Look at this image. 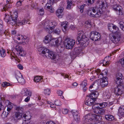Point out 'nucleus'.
<instances>
[{"mask_svg":"<svg viewBox=\"0 0 124 124\" xmlns=\"http://www.w3.org/2000/svg\"><path fill=\"white\" fill-rule=\"evenodd\" d=\"M51 3L50 2L49 3H47L44 7V8L47 9L50 13H53L54 11V9L53 8L51 5Z\"/></svg>","mask_w":124,"mask_h":124,"instance_id":"16","label":"nucleus"},{"mask_svg":"<svg viewBox=\"0 0 124 124\" xmlns=\"http://www.w3.org/2000/svg\"><path fill=\"white\" fill-rule=\"evenodd\" d=\"M22 43L23 44H27L29 41L28 38L25 36H23L22 39Z\"/></svg>","mask_w":124,"mask_h":124,"instance_id":"33","label":"nucleus"},{"mask_svg":"<svg viewBox=\"0 0 124 124\" xmlns=\"http://www.w3.org/2000/svg\"><path fill=\"white\" fill-rule=\"evenodd\" d=\"M109 36L111 41L114 43H116L120 40L121 34L119 32L116 31L114 33L110 34Z\"/></svg>","mask_w":124,"mask_h":124,"instance_id":"5","label":"nucleus"},{"mask_svg":"<svg viewBox=\"0 0 124 124\" xmlns=\"http://www.w3.org/2000/svg\"><path fill=\"white\" fill-rule=\"evenodd\" d=\"M22 2L20 1L19 0V1H18L16 3V6L18 7H20L21 6L22 4Z\"/></svg>","mask_w":124,"mask_h":124,"instance_id":"56","label":"nucleus"},{"mask_svg":"<svg viewBox=\"0 0 124 124\" xmlns=\"http://www.w3.org/2000/svg\"><path fill=\"white\" fill-rule=\"evenodd\" d=\"M54 32L58 34H59L60 33V30L59 29H56L54 30Z\"/></svg>","mask_w":124,"mask_h":124,"instance_id":"60","label":"nucleus"},{"mask_svg":"<svg viewBox=\"0 0 124 124\" xmlns=\"http://www.w3.org/2000/svg\"><path fill=\"white\" fill-rule=\"evenodd\" d=\"M0 54L2 57H4L6 56V54L5 53V51L3 49H2L0 50Z\"/></svg>","mask_w":124,"mask_h":124,"instance_id":"43","label":"nucleus"},{"mask_svg":"<svg viewBox=\"0 0 124 124\" xmlns=\"http://www.w3.org/2000/svg\"><path fill=\"white\" fill-rule=\"evenodd\" d=\"M46 124H56L53 121H50L47 122Z\"/></svg>","mask_w":124,"mask_h":124,"instance_id":"64","label":"nucleus"},{"mask_svg":"<svg viewBox=\"0 0 124 124\" xmlns=\"http://www.w3.org/2000/svg\"><path fill=\"white\" fill-rule=\"evenodd\" d=\"M83 53V51L79 48L75 47L70 53V55L71 57L75 58Z\"/></svg>","mask_w":124,"mask_h":124,"instance_id":"8","label":"nucleus"},{"mask_svg":"<svg viewBox=\"0 0 124 124\" xmlns=\"http://www.w3.org/2000/svg\"><path fill=\"white\" fill-rule=\"evenodd\" d=\"M11 5L10 4H7L5 5L3 7V11H6V10H9V9L11 8Z\"/></svg>","mask_w":124,"mask_h":124,"instance_id":"36","label":"nucleus"},{"mask_svg":"<svg viewBox=\"0 0 124 124\" xmlns=\"http://www.w3.org/2000/svg\"><path fill=\"white\" fill-rule=\"evenodd\" d=\"M26 54V53L25 51H23V49L21 51H20L18 53L19 55L21 56H24Z\"/></svg>","mask_w":124,"mask_h":124,"instance_id":"41","label":"nucleus"},{"mask_svg":"<svg viewBox=\"0 0 124 124\" xmlns=\"http://www.w3.org/2000/svg\"><path fill=\"white\" fill-rule=\"evenodd\" d=\"M93 104V106H92V108L93 109H95L94 110H95L96 109H98L99 108H98V107H99L98 106H97V105L98 104H99V103H97V104H94H94Z\"/></svg>","mask_w":124,"mask_h":124,"instance_id":"58","label":"nucleus"},{"mask_svg":"<svg viewBox=\"0 0 124 124\" xmlns=\"http://www.w3.org/2000/svg\"><path fill=\"white\" fill-rule=\"evenodd\" d=\"M95 101L93 100L91 98H89L88 100H86L85 103L86 105L91 106L94 103Z\"/></svg>","mask_w":124,"mask_h":124,"instance_id":"27","label":"nucleus"},{"mask_svg":"<svg viewBox=\"0 0 124 124\" xmlns=\"http://www.w3.org/2000/svg\"><path fill=\"white\" fill-rule=\"evenodd\" d=\"M119 24L120 25V28L122 29V28H124V23L122 21H121L119 22Z\"/></svg>","mask_w":124,"mask_h":124,"instance_id":"55","label":"nucleus"},{"mask_svg":"<svg viewBox=\"0 0 124 124\" xmlns=\"http://www.w3.org/2000/svg\"><path fill=\"white\" fill-rule=\"evenodd\" d=\"M98 95V93L97 92L94 91L91 93L89 95L87 96L89 97V98H91L93 100V101H95Z\"/></svg>","mask_w":124,"mask_h":124,"instance_id":"15","label":"nucleus"},{"mask_svg":"<svg viewBox=\"0 0 124 124\" xmlns=\"http://www.w3.org/2000/svg\"><path fill=\"white\" fill-rule=\"evenodd\" d=\"M2 22L0 19V36L1 35L3 34H5V35H6V34L7 35V32H6V31L3 32V31H2L3 29V27L2 24Z\"/></svg>","mask_w":124,"mask_h":124,"instance_id":"31","label":"nucleus"},{"mask_svg":"<svg viewBox=\"0 0 124 124\" xmlns=\"http://www.w3.org/2000/svg\"><path fill=\"white\" fill-rule=\"evenodd\" d=\"M97 7L98 9H101L106 8V4L105 0H98L96 3Z\"/></svg>","mask_w":124,"mask_h":124,"instance_id":"11","label":"nucleus"},{"mask_svg":"<svg viewBox=\"0 0 124 124\" xmlns=\"http://www.w3.org/2000/svg\"><path fill=\"white\" fill-rule=\"evenodd\" d=\"M57 93L58 95L60 96H62L63 93L62 91L60 90H58L57 91Z\"/></svg>","mask_w":124,"mask_h":124,"instance_id":"61","label":"nucleus"},{"mask_svg":"<svg viewBox=\"0 0 124 124\" xmlns=\"http://www.w3.org/2000/svg\"><path fill=\"white\" fill-rule=\"evenodd\" d=\"M85 25L86 27L89 28L91 26V23L90 22L86 21L85 23Z\"/></svg>","mask_w":124,"mask_h":124,"instance_id":"42","label":"nucleus"},{"mask_svg":"<svg viewBox=\"0 0 124 124\" xmlns=\"http://www.w3.org/2000/svg\"><path fill=\"white\" fill-rule=\"evenodd\" d=\"M103 96L104 98L105 99H109L110 96V94L108 91H104L103 92Z\"/></svg>","mask_w":124,"mask_h":124,"instance_id":"29","label":"nucleus"},{"mask_svg":"<svg viewBox=\"0 0 124 124\" xmlns=\"http://www.w3.org/2000/svg\"><path fill=\"white\" fill-rule=\"evenodd\" d=\"M51 23L52 24H51V26H54V27H53V29L54 27V26H55L57 25V24L56 22L55 21H51Z\"/></svg>","mask_w":124,"mask_h":124,"instance_id":"59","label":"nucleus"},{"mask_svg":"<svg viewBox=\"0 0 124 124\" xmlns=\"http://www.w3.org/2000/svg\"><path fill=\"white\" fill-rule=\"evenodd\" d=\"M49 33L44 37V38L43 41L46 44L50 43V40H51L52 38V35L50 34V33Z\"/></svg>","mask_w":124,"mask_h":124,"instance_id":"17","label":"nucleus"},{"mask_svg":"<svg viewBox=\"0 0 124 124\" xmlns=\"http://www.w3.org/2000/svg\"><path fill=\"white\" fill-rule=\"evenodd\" d=\"M124 79H118L116 78V84L118 85H120L122 84L124 81Z\"/></svg>","mask_w":124,"mask_h":124,"instance_id":"39","label":"nucleus"},{"mask_svg":"<svg viewBox=\"0 0 124 124\" xmlns=\"http://www.w3.org/2000/svg\"><path fill=\"white\" fill-rule=\"evenodd\" d=\"M119 62L121 64L122 67H124V57L120 59Z\"/></svg>","mask_w":124,"mask_h":124,"instance_id":"48","label":"nucleus"},{"mask_svg":"<svg viewBox=\"0 0 124 124\" xmlns=\"http://www.w3.org/2000/svg\"><path fill=\"white\" fill-rule=\"evenodd\" d=\"M39 54H45L46 57H47L50 50L45 47H40L38 49Z\"/></svg>","mask_w":124,"mask_h":124,"instance_id":"10","label":"nucleus"},{"mask_svg":"<svg viewBox=\"0 0 124 124\" xmlns=\"http://www.w3.org/2000/svg\"><path fill=\"white\" fill-rule=\"evenodd\" d=\"M44 13V11L43 9L42 8L40 9L39 10V15L42 16L43 15Z\"/></svg>","mask_w":124,"mask_h":124,"instance_id":"54","label":"nucleus"},{"mask_svg":"<svg viewBox=\"0 0 124 124\" xmlns=\"http://www.w3.org/2000/svg\"><path fill=\"white\" fill-rule=\"evenodd\" d=\"M64 46L68 49H72L75 44V40L68 38L65 39L64 40Z\"/></svg>","mask_w":124,"mask_h":124,"instance_id":"4","label":"nucleus"},{"mask_svg":"<svg viewBox=\"0 0 124 124\" xmlns=\"http://www.w3.org/2000/svg\"><path fill=\"white\" fill-rule=\"evenodd\" d=\"M116 78L118 79H124L123 77L122 74L120 73H118L116 74Z\"/></svg>","mask_w":124,"mask_h":124,"instance_id":"46","label":"nucleus"},{"mask_svg":"<svg viewBox=\"0 0 124 124\" xmlns=\"http://www.w3.org/2000/svg\"><path fill=\"white\" fill-rule=\"evenodd\" d=\"M96 86H98V84L96 82H95L90 86L89 88V90L91 91H92L93 90L92 89V88L95 87Z\"/></svg>","mask_w":124,"mask_h":124,"instance_id":"40","label":"nucleus"},{"mask_svg":"<svg viewBox=\"0 0 124 124\" xmlns=\"http://www.w3.org/2000/svg\"><path fill=\"white\" fill-rule=\"evenodd\" d=\"M96 7H91L88 10V14L91 17H94V14H93L92 11L94 13L96 12Z\"/></svg>","mask_w":124,"mask_h":124,"instance_id":"19","label":"nucleus"},{"mask_svg":"<svg viewBox=\"0 0 124 124\" xmlns=\"http://www.w3.org/2000/svg\"><path fill=\"white\" fill-rule=\"evenodd\" d=\"M5 16L4 18V20L6 22L12 25L16 24L18 26L22 25L25 24L29 21L26 19H24L20 21H17L18 16L16 12H14L10 16L7 14H5Z\"/></svg>","mask_w":124,"mask_h":124,"instance_id":"1","label":"nucleus"},{"mask_svg":"<svg viewBox=\"0 0 124 124\" xmlns=\"http://www.w3.org/2000/svg\"><path fill=\"white\" fill-rule=\"evenodd\" d=\"M15 49L17 51L18 54V53L20 51H21L23 49V48L21 45L20 44L17 45L15 46Z\"/></svg>","mask_w":124,"mask_h":124,"instance_id":"32","label":"nucleus"},{"mask_svg":"<svg viewBox=\"0 0 124 124\" xmlns=\"http://www.w3.org/2000/svg\"><path fill=\"white\" fill-rule=\"evenodd\" d=\"M22 118V115L19 112H16L15 113L14 118L15 120H19Z\"/></svg>","mask_w":124,"mask_h":124,"instance_id":"30","label":"nucleus"},{"mask_svg":"<svg viewBox=\"0 0 124 124\" xmlns=\"http://www.w3.org/2000/svg\"><path fill=\"white\" fill-rule=\"evenodd\" d=\"M118 114L120 119L124 116V108L120 107L119 108Z\"/></svg>","mask_w":124,"mask_h":124,"instance_id":"25","label":"nucleus"},{"mask_svg":"<svg viewBox=\"0 0 124 124\" xmlns=\"http://www.w3.org/2000/svg\"><path fill=\"white\" fill-rule=\"evenodd\" d=\"M99 104L100 107L102 108H104L106 107L108 105V104L106 102H104L99 103Z\"/></svg>","mask_w":124,"mask_h":124,"instance_id":"45","label":"nucleus"},{"mask_svg":"<svg viewBox=\"0 0 124 124\" xmlns=\"http://www.w3.org/2000/svg\"><path fill=\"white\" fill-rule=\"evenodd\" d=\"M85 119L87 123L92 121H96L99 123L101 120V116L91 113L86 115L85 117Z\"/></svg>","mask_w":124,"mask_h":124,"instance_id":"3","label":"nucleus"},{"mask_svg":"<svg viewBox=\"0 0 124 124\" xmlns=\"http://www.w3.org/2000/svg\"><path fill=\"white\" fill-rule=\"evenodd\" d=\"M55 39L52 37L51 40H50V44L52 46H55Z\"/></svg>","mask_w":124,"mask_h":124,"instance_id":"47","label":"nucleus"},{"mask_svg":"<svg viewBox=\"0 0 124 124\" xmlns=\"http://www.w3.org/2000/svg\"><path fill=\"white\" fill-rule=\"evenodd\" d=\"M22 109L23 108L22 107H17L16 108V110L19 111L20 110H22Z\"/></svg>","mask_w":124,"mask_h":124,"instance_id":"62","label":"nucleus"},{"mask_svg":"<svg viewBox=\"0 0 124 124\" xmlns=\"http://www.w3.org/2000/svg\"><path fill=\"white\" fill-rule=\"evenodd\" d=\"M77 39L78 41L83 47L86 46L88 44V38L82 33L78 32L77 36Z\"/></svg>","mask_w":124,"mask_h":124,"instance_id":"2","label":"nucleus"},{"mask_svg":"<svg viewBox=\"0 0 124 124\" xmlns=\"http://www.w3.org/2000/svg\"><path fill=\"white\" fill-rule=\"evenodd\" d=\"M91 39L93 41L99 40L100 39L101 36L100 34L96 31H92L90 34Z\"/></svg>","mask_w":124,"mask_h":124,"instance_id":"7","label":"nucleus"},{"mask_svg":"<svg viewBox=\"0 0 124 124\" xmlns=\"http://www.w3.org/2000/svg\"><path fill=\"white\" fill-rule=\"evenodd\" d=\"M45 94L47 95H49L50 93V90L49 89H47L44 90Z\"/></svg>","mask_w":124,"mask_h":124,"instance_id":"51","label":"nucleus"},{"mask_svg":"<svg viewBox=\"0 0 124 124\" xmlns=\"http://www.w3.org/2000/svg\"><path fill=\"white\" fill-rule=\"evenodd\" d=\"M107 75V72L106 71H104L103 72H101L99 75V77L101 78H103L105 77H106V76Z\"/></svg>","mask_w":124,"mask_h":124,"instance_id":"38","label":"nucleus"},{"mask_svg":"<svg viewBox=\"0 0 124 124\" xmlns=\"http://www.w3.org/2000/svg\"><path fill=\"white\" fill-rule=\"evenodd\" d=\"M110 55H108V56H107L105 57L103 61H101L100 62L101 63H102L103 65L104 66H105L107 64H109L110 63V62L108 61H109L108 59V58L111 56Z\"/></svg>","mask_w":124,"mask_h":124,"instance_id":"22","label":"nucleus"},{"mask_svg":"<svg viewBox=\"0 0 124 124\" xmlns=\"http://www.w3.org/2000/svg\"><path fill=\"white\" fill-rule=\"evenodd\" d=\"M108 82L107 81V78L105 77L102 78L100 81V85L102 87H104L107 86Z\"/></svg>","mask_w":124,"mask_h":124,"instance_id":"18","label":"nucleus"},{"mask_svg":"<svg viewBox=\"0 0 124 124\" xmlns=\"http://www.w3.org/2000/svg\"><path fill=\"white\" fill-rule=\"evenodd\" d=\"M1 85L3 87H6L10 85V83L8 82H5L2 83Z\"/></svg>","mask_w":124,"mask_h":124,"instance_id":"44","label":"nucleus"},{"mask_svg":"<svg viewBox=\"0 0 124 124\" xmlns=\"http://www.w3.org/2000/svg\"><path fill=\"white\" fill-rule=\"evenodd\" d=\"M97 13L94 14V17H100L102 14L103 10L101 9L97 8Z\"/></svg>","mask_w":124,"mask_h":124,"instance_id":"28","label":"nucleus"},{"mask_svg":"<svg viewBox=\"0 0 124 124\" xmlns=\"http://www.w3.org/2000/svg\"><path fill=\"white\" fill-rule=\"evenodd\" d=\"M56 55L55 53L51 51H50L48 53V55H47V57H50L51 59L54 60L56 58Z\"/></svg>","mask_w":124,"mask_h":124,"instance_id":"26","label":"nucleus"},{"mask_svg":"<svg viewBox=\"0 0 124 124\" xmlns=\"http://www.w3.org/2000/svg\"><path fill=\"white\" fill-rule=\"evenodd\" d=\"M5 98L3 97L0 96V110L1 109V107L2 106V102L5 101Z\"/></svg>","mask_w":124,"mask_h":124,"instance_id":"50","label":"nucleus"},{"mask_svg":"<svg viewBox=\"0 0 124 124\" xmlns=\"http://www.w3.org/2000/svg\"><path fill=\"white\" fill-rule=\"evenodd\" d=\"M12 52L13 53H11L10 55H11L14 58H15V60H17V56L15 55V54L14 53L13 51H12Z\"/></svg>","mask_w":124,"mask_h":124,"instance_id":"57","label":"nucleus"},{"mask_svg":"<svg viewBox=\"0 0 124 124\" xmlns=\"http://www.w3.org/2000/svg\"><path fill=\"white\" fill-rule=\"evenodd\" d=\"M7 107V112L6 111L3 112L2 115H4L6 117L8 115L12 108V106L10 103L7 105L6 108Z\"/></svg>","mask_w":124,"mask_h":124,"instance_id":"13","label":"nucleus"},{"mask_svg":"<svg viewBox=\"0 0 124 124\" xmlns=\"http://www.w3.org/2000/svg\"><path fill=\"white\" fill-rule=\"evenodd\" d=\"M73 2L70 0H68L67 1V8L68 9H70L71 6L73 5Z\"/></svg>","mask_w":124,"mask_h":124,"instance_id":"37","label":"nucleus"},{"mask_svg":"<svg viewBox=\"0 0 124 124\" xmlns=\"http://www.w3.org/2000/svg\"><path fill=\"white\" fill-rule=\"evenodd\" d=\"M68 23L66 21H65L61 22V26L63 28L62 29L63 31L64 32L67 30L68 27Z\"/></svg>","mask_w":124,"mask_h":124,"instance_id":"23","label":"nucleus"},{"mask_svg":"<svg viewBox=\"0 0 124 124\" xmlns=\"http://www.w3.org/2000/svg\"><path fill=\"white\" fill-rule=\"evenodd\" d=\"M123 93V89L121 86H118L115 88V93L116 95L118 96L121 95Z\"/></svg>","mask_w":124,"mask_h":124,"instance_id":"14","label":"nucleus"},{"mask_svg":"<svg viewBox=\"0 0 124 124\" xmlns=\"http://www.w3.org/2000/svg\"><path fill=\"white\" fill-rule=\"evenodd\" d=\"M98 109H96L94 111V112L97 114L102 115L105 112L104 110L102 108L98 107Z\"/></svg>","mask_w":124,"mask_h":124,"instance_id":"24","label":"nucleus"},{"mask_svg":"<svg viewBox=\"0 0 124 124\" xmlns=\"http://www.w3.org/2000/svg\"><path fill=\"white\" fill-rule=\"evenodd\" d=\"M62 113L64 114H66L68 113V110L66 108L62 109Z\"/></svg>","mask_w":124,"mask_h":124,"instance_id":"53","label":"nucleus"},{"mask_svg":"<svg viewBox=\"0 0 124 124\" xmlns=\"http://www.w3.org/2000/svg\"><path fill=\"white\" fill-rule=\"evenodd\" d=\"M42 79V78L40 76H37L34 77V82L36 83L41 82V80Z\"/></svg>","mask_w":124,"mask_h":124,"instance_id":"35","label":"nucleus"},{"mask_svg":"<svg viewBox=\"0 0 124 124\" xmlns=\"http://www.w3.org/2000/svg\"><path fill=\"white\" fill-rule=\"evenodd\" d=\"M51 21L49 20L46 21L45 22H44L42 24L44 28L48 33H51L53 31L54 26H51Z\"/></svg>","mask_w":124,"mask_h":124,"instance_id":"6","label":"nucleus"},{"mask_svg":"<svg viewBox=\"0 0 124 124\" xmlns=\"http://www.w3.org/2000/svg\"><path fill=\"white\" fill-rule=\"evenodd\" d=\"M63 8L62 7L59 8L56 11V14L59 18H62L63 14H62Z\"/></svg>","mask_w":124,"mask_h":124,"instance_id":"20","label":"nucleus"},{"mask_svg":"<svg viewBox=\"0 0 124 124\" xmlns=\"http://www.w3.org/2000/svg\"><path fill=\"white\" fill-rule=\"evenodd\" d=\"M15 77L18 82L22 83L24 84L25 81L23 78L22 77V75L18 71H16L15 72Z\"/></svg>","mask_w":124,"mask_h":124,"instance_id":"9","label":"nucleus"},{"mask_svg":"<svg viewBox=\"0 0 124 124\" xmlns=\"http://www.w3.org/2000/svg\"><path fill=\"white\" fill-rule=\"evenodd\" d=\"M21 93L22 94L24 95V96H28L31 97L32 95L31 91L30 90H28L26 89H24L23 90Z\"/></svg>","mask_w":124,"mask_h":124,"instance_id":"21","label":"nucleus"},{"mask_svg":"<svg viewBox=\"0 0 124 124\" xmlns=\"http://www.w3.org/2000/svg\"><path fill=\"white\" fill-rule=\"evenodd\" d=\"M105 117L106 119L110 121L113 120L114 119L113 116L109 114L105 115Z\"/></svg>","mask_w":124,"mask_h":124,"instance_id":"34","label":"nucleus"},{"mask_svg":"<svg viewBox=\"0 0 124 124\" xmlns=\"http://www.w3.org/2000/svg\"><path fill=\"white\" fill-rule=\"evenodd\" d=\"M71 113L75 121H78L79 120L80 118L79 115V113L78 110H73L71 111Z\"/></svg>","mask_w":124,"mask_h":124,"instance_id":"12","label":"nucleus"},{"mask_svg":"<svg viewBox=\"0 0 124 124\" xmlns=\"http://www.w3.org/2000/svg\"><path fill=\"white\" fill-rule=\"evenodd\" d=\"M87 81L86 80L83 81L80 85L82 87H86L87 85Z\"/></svg>","mask_w":124,"mask_h":124,"instance_id":"49","label":"nucleus"},{"mask_svg":"<svg viewBox=\"0 0 124 124\" xmlns=\"http://www.w3.org/2000/svg\"><path fill=\"white\" fill-rule=\"evenodd\" d=\"M85 5V4L82 5L81 6H80L79 7H78L79 9H80V12L82 13L83 12V9Z\"/></svg>","mask_w":124,"mask_h":124,"instance_id":"52","label":"nucleus"},{"mask_svg":"<svg viewBox=\"0 0 124 124\" xmlns=\"http://www.w3.org/2000/svg\"><path fill=\"white\" fill-rule=\"evenodd\" d=\"M95 0H87V1L90 4H92L94 2Z\"/></svg>","mask_w":124,"mask_h":124,"instance_id":"63","label":"nucleus"}]
</instances>
